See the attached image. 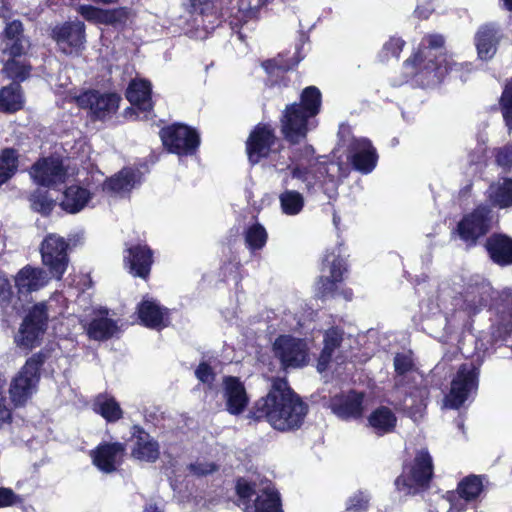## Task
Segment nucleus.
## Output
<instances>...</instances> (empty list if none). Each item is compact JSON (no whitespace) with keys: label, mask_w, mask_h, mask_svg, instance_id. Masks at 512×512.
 Here are the masks:
<instances>
[{"label":"nucleus","mask_w":512,"mask_h":512,"mask_svg":"<svg viewBox=\"0 0 512 512\" xmlns=\"http://www.w3.org/2000/svg\"><path fill=\"white\" fill-rule=\"evenodd\" d=\"M445 39L441 34H427L423 37L417 51L404 61V66L411 68L410 74L422 88L440 85L450 73L466 81L473 71L469 62L457 63L444 50Z\"/></svg>","instance_id":"f257e3e1"},{"label":"nucleus","mask_w":512,"mask_h":512,"mask_svg":"<svg viewBox=\"0 0 512 512\" xmlns=\"http://www.w3.org/2000/svg\"><path fill=\"white\" fill-rule=\"evenodd\" d=\"M308 413V405L290 387L287 379L276 377L268 393L256 400L247 417L255 422L266 421L280 432L299 429Z\"/></svg>","instance_id":"f03ea898"},{"label":"nucleus","mask_w":512,"mask_h":512,"mask_svg":"<svg viewBox=\"0 0 512 512\" xmlns=\"http://www.w3.org/2000/svg\"><path fill=\"white\" fill-rule=\"evenodd\" d=\"M322 109V93L317 86L305 87L299 101L287 104L279 116L282 139L290 146L305 143L308 134L317 128Z\"/></svg>","instance_id":"7ed1b4c3"},{"label":"nucleus","mask_w":512,"mask_h":512,"mask_svg":"<svg viewBox=\"0 0 512 512\" xmlns=\"http://www.w3.org/2000/svg\"><path fill=\"white\" fill-rule=\"evenodd\" d=\"M433 476L432 456L427 449H420L411 461L403 463L401 474L394 481L395 489L406 496L417 495L430 487Z\"/></svg>","instance_id":"20e7f679"},{"label":"nucleus","mask_w":512,"mask_h":512,"mask_svg":"<svg viewBox=\"0 0 512 512\" xmlns=\"http://www.w3.org/2000/svg\"><path fill=\"white\" fill-rule=\"evenodd\" d=\"M51 350L43 348L27 358L24 365L13 377L9 394L15 407L24 406L37 390L41 370L45 362L51 357Z\"/></svg>","instance_id":"39448f33"},{"label":"nucleus","mask_w":512,"mask_h":512,"mask_svg":"<svg viewBox=\"0 0 512 512\" xmlns=\"http://www.w3.org/2000/svg\"><path fill=\"white\" fill-rule=\"evenodd\" d=\"M49 310L45 302L33 304L19 325L14 336V343L26 353L41 345L48 329Z\"/></svg>","instance_id":"423d86ee"},{"label":"nucleus","mask_w":512,"mask_h":512,"mask_svg":"<svg viewBox=\"0 0 512 512\" xmlns=\"http://www.w3.org/2000/svg\"><path fill=\"white\" fill-rule=\"evenodd\" d=\"M495 217L490 205L480 203L462 216L456 225L455 233L467 248L475 247L479 240L493 229Z\"/></svg>","instance_id":"0eeeda50"},{"label":"nucleus","mask_w":512,"mask_h":512,"mask_svg":"<svg viewBox=\"0 0 512 512\" xmlns=\"http://www.w3.org/2000/svg\"><path fill=\"white\" fill-rule=\"evenodd\" d=\"M283 148L282 139L277 136L275 128L270 123L256 124L245 141L247 159L252 166L270 159Z\"/></svg>","instance_id":"6e6552de"},{"label":"nucleus","mask_w":512,"mask_h":512,"mask_svg":"<svg viewBox=\"0 0 512 512\" xmlns=\"http://www.w3.org/2000/svg\"><path fill=\"white\" fill-rule=\"evenodd\" d=\"M163 148L178 157L194 156L198 153L201 138L196 128L181 122H174L159 130Z\"/></svg>","instance_id":"1a4fd4ad"},{"label":"nucleus","mask_w":512,"mask_h":512,"mask_svg":"<svg viewBox=\"0 0 512 512\" xmlns=\"http://www.w3.org/2000/svg\"><path fill=\"white\" fill-rule=\"evenodd\" d=\"M481 362L462 363L451 381L449 393L445 396V406L450 409H460L469 395L476 392L479 386Z\"/></svg>","instance_id":"9d476101"},{"label":"nucleus","mask_w":512,"mask_h":512,"mask_svg":"<svg viewBox=\"0 0 512 512\" xmlns=\"http://www.w3.org/2000/svg\"><path fill=\"white\" fill-rule=\"evenodd\" d=\"M49 35L56 43L58 50L66 56L79 57L85 50L86 25L81 20H69L56 24L51 28Z\"/></svg>","instance_id":"9b49d317"},{"label":"nucleus","mask_w":512,"mask_h":512,"mask_svg":"<svg viewBox=\"0 0 512 512\" xmlns=\"http://www.w3.org/2000/svg\"><path fill=\"white\" fill-rule=\"evenodd\" d=\"M75 102L79 108L89 110L92 120L104 121L117 113L121 96L116 92L88 89L76 96Z\"/></svg>","instance_id":"f8f14e48"},{"label":"nucleus","mask_w":512,"mask_h":512,"mask_svg":"<svg viewBox=\"0 0 512 512\" xmlns=\"http://www.w3.org/2000/svg\"><path fill=\"white\" fill-rule=\"evenodd\" d=\"M69 243L61 236L47 234L40 245L42 264L52 277L61 280L69 264Z\"/></svg>","instance_id":"ddd939ff"},{"label":"nucleus","mask_w":512,"mask_h":512,"mask_svg":"<svg viewBox=\"0 0 512 512\" xmlns=\"http://www.w3.org/2000/svg\"><path fill=\"white\" fill-rule=\"evenodd\" d=\"M322 274L317 280V295L321 299L334 297L338 285L343 282L344 274L348 271L346 261L334 251H326L320 268Z\"/></svg>","instance_id":"4468645a"},{"label":"nucleus","mask_w":512,"mask_h":512,"mask_svg":"<svg viewBox=\"0 0 512 512\" xmlns=\"http://www.w3.org/2000/svg\"><path fill=\"white\" fill-rule=\"evenodd\" d=\"M273 350L285 370L303 367L309 361L306 342L291 335L279 336L273 344Z\"/></svg>","instance_id":"2eb2a0df"},{"label":"nucleus","mask_w":512,"mask_h":512,"mask_svg":"<svg viewBox=\"0 0 512 512\" xmlns=\"http://www.w3.org/2000/svg\"><path fill=\"white\" fill-rule=\"evenodd\" d=\"M346 158L353 170L362 175L370 174L377 166L379 155L371 140L353 139L348 146Z\"/></svg>","instance_id":"dca6fc26"},{"label":"nucleus","mask_w":512,"mask_h":512,"mask_svg":"<svg viewBox=\"0 0 512 512\" xmlns=\"http://www.w3.org/2000/svg\"><path fill=\"white\" fill-rule=\"evenodd\" d=\"M300 53L301 48L299 47L291 58H286L284 54L280 53L276 57L264 60L261 63L262 68L265 70L268 76L269 86H289L291 79L287 73L288 71L294 69L302 60Z\"/></svg>","instance_id":"f3484780"},{"label":"nucleus","mask_w":512,"mask_h":512,"mask_svg":"<svg viewBox=\"0 0 512 512\" xmlns=\"http://www.w3.org/2000/svg\"><path fill=\"white\" fill-rule=\"evenodd\" d=\"M126 443L101 442L91 451L92 463L101 472L112 473L123 463Z\"/></svg>","instance_id":"a211bd4d"},{"label":"nucleus","mask_w":512,"mask_h":512,"mask_svg":"<svg viewBox=\"0 0 512 512\" xmlns=\"http://www.w3.org/2000/svg\"><path fill=\"white\" fill-rule=\"evenodd\" d=\"M131 457L147 463H154L160 457V444L141 425L134 424L130 427Z\"/></svg>","instance_id":"6ab92c4d"},{"label":"nucleus","mask_w":512,"mask_h":512,"mask_svg":"<svg viewBox=\"0 0 512 512\" xmlns=\"http://www.w3.org/2000/svg\"><path fill=\"white\" fill-rule=\"evenodd\" d=\"M153 255V250L147 244L132 245L126 249L124 266L133 277L147 280L154 262Z\"/></svg>","instance_id":"aec40b11"},{"label":"nucleus","mask_w":512,"mask_h":512,"mask_svg":"<svg viewBox=\"0 0 512 512\" xmlns=\"http://www.w3.org/2000/svg\"><path fill=\"white\" fill-rule=\"evenodd\" d=\"M30 173L37 184L50 187L58 182L64 181L66 168L61 159L44 157L40 158L32 165Z\"/></svg>","instance_id":"412c9836"},{"label":"nucleus","mask_w":512,"mask_h":512,"mask_svg":"<svg viewBox=\"0 0 512 512\" xmlns=\"http://www.w3.org/2000/svg\"><path fill=\"white\" fill-rule=\"evenodd\" d=\"M363 403L364 393L351 389L345 394H337L332 397L330 407L340 419H359L363 416Z\"/></svg>","instance_id":"4be33fe9"},{"label":"nucleus","mask_w":512,"mask_h":512,"mask_svg":"<svg viewBox=\"0 0 512 512\" xmlns=\"http://www.w3.org/2000/svg\"><path fill=\"white\" fill-rule=\"evenodd\" d=\"M502 37V31L495 23L481 25L475 34V46L479 59L483 61L492 59Z\"/></svg>","instance_id":"5701e85b"},{"label":"nucleus","mask_w":512,"mask_h":512,"mask_svg":"<svg viewBox=\"0 0 512 512\" xmlns=\"http://www.w3.org/2000/svg\"><path fill=\"white\" fill-rule=\"evenodd\" d=\"M140 323L150 329L161 330L170 325V311L155 300H142L137 305Z\"/></svg>","instance_id":"b1692460"},{"label":"nucleus","mask_w":512,"mask_h":512,"mask_svg":"<svg viewBox=\"0 0 512 512\" xmlns=\"http://www.w3.org/2000/svg\"><path fill=\"white\" fill-rule=\"evenodd\" d=\"M226 410L231 415H240L249 404L244 384L236 376H225L223 379Z\"/></svg>","instance_id":"393cba45"},{"label":"nucleus","mask_w":512,"mask_h":512,"mask_svg":"<svg viewBox=\"0 0 512 512\" xmlns=\"http://www.w3.org/2000/svg\"><path fill=\"white\" fill-rule=\"evenodd\" d=\"M125 97L139 111L146 113L153 111L152 84L148 79H132L125 91Z\"/></svg>","instance_id":"a878e982"},{"label":"nucleus","mask_w":512,"mask_h":512,"mask_svg":"<svg viewBox=\"0 0 512 512\" xmlns=\"http://www.w3.org/2000/svg\"><path fill=\"white\" fill-rule=\"evenodd\" d=\"M484 246L493 263L501 267L512 265L511 237L502 233H494L487 238Z\"/></svg>","instance_id":"bb28decb"},{"label":"nucleus","mask_w":512,"mask_h":512,"mask_svg":"<svg viewBox=\"0 0 512 512\" xmlns=\"http://www.w3.org/2000/svg\"><path fill=\"white\" fill-rule=\"evenodd\" d=\"M14 281L18 293L27 294L44 287L47 275L44 269L27 264L17 272Z\"/></svg>","instance_id":"cd10ccee"},{"label":"nucleus","mask_w":512,"mask_h":512,"mask_svg":"<svg viewBox=\"0 0 512 512\" xmlns=\"http://www.w3.org/2000/svg\"><path fill=\"white\" fill-rule=\"evenodd\" d=\"M136 177V170L130 167H124L104 180L102 191L112 196L129 194L135 187Z\"/></svg>","instance_id":"c85d7f7f"},{"label":"nucleus","mask_w":512,"mask_h":512,"mask_svg":"<svg viewBox=\"0 0 512 512\" xmlns=\"http://www.w3.org/2000/svg\"><path fill=\"white\" fill-rule=\"evenodd\" d=\"M512 335V292H504L502 295L501 309L498 320L491 327V338L494 343L504 342Z\"/></svg>","instance_id":"c756f323"},{"label":"nucleus","mask_w":512,"mask_h":512,"mask_svg":"<svg viewBox=\"0 0 512 512\" xmlns=\"http://www.w3.org/2000/svg\"><path fill=\"white\" fill-rule=\"evenodd\" d=\"M367 425L377 436H384L395 431L397 417L391 408L381 405L371 411Z\"/></svg>","instance_id":"7c9ffc66"},{"label":"nucleus","mask_w":512,"mask_h":512,"mask_svg":"<svg viewBox=\"0 0 512 512\" xmlns=\"http://www.w3.org/2000/svg\"><path fill=\"white\" fill-rule=\"evenodd\" d=\"M487 201L491 208L508 209L512 207V178L492 183L487 190Z\"/></svg>","instance_id":"2f4dec72"},{"label":"nucleus","mask_w":512,"mask_h":512,"mask_svg":"<svg viewBox=\"0 0 512 512\" xmlns=\"http://www.w3.org/2000/svg\"><path fill=\"white\" fill-rule=\"evenodd\" d=\"M342 163L330 160L327 156H319L312 166V177L320 183H332L336 178L345 177Z\"/></svg>","instance_id":"473e14b6"},{"label":"nucleus","mask_w":512,"mask_h":512,"mask_svg":"<svg viewBox=\"0 0 512 512\" xmlns=\"http://www.w3.org/2000/svg\"><path fill=\"white\" fill-rule=\"evenodd\" d=\"M90 191L79 185H70L64 191V199L60 203L63 210L75 214L80 212L90 201Z\"/></svg>","instance_id":"72a5a7b5"},{"label":"nucleus","mask_w":512,"mask_h":512,"mask_svg":"<svg viewBox=\"0 0 512 512\" xmlns=\"http://www.w3.org/2000/svg\"><path fill=\"white\" fill-rule=\"evenodd\" d=\"M254 512H284L279 491L273 485L262 488L253 501Z\"/></svg>","instance_id":"f704fd0d"},{"label":"nucleus","mask_w":512,"mask_h":512,"mask_svg":"<svg viewBox=\"0 0 512 512\" xmlns=\"http://www.w3.org/2000/svg\"><path fill=\"white\" fill-rule=\"evenodd\" d=\"M24 107V98L21 85L10 83L0 89V111L13 114Z\"/></svg>","instance_id":"c9c22d12"},{"label":"nucleus","mask_w":512,"mask_h":512,"mask_svg":"<svg viewBox=\"0 0 512 512\" xmlns=\"http://www.w3.org/2000/svg\"><path fill=\"white\" fill-rule=\"evenodd\" d=\"M117 322L106 316L93 318L87 325L86 333L89 339L106 341L118 332Z\"/></svg>","instance_id":"e433bc0d"},{"label":"nucleus","mask_w":512,"mask_h":512,"mask_svg":"<svg viewBox=\"0 0 512 512\" xmlns=\"http://www.w3.org/2000/svg\"><path fill=\"white\" fill-rule=\"evenodd\" d=\"M20 153L14 147L0 150V187L12 179L18 172Z\"/></svg>","instance_id":"4c0bfd02"},{"label":"nucleus","mask_w":512,"mask_h":512,"mask_svg":"<svg viewBox=\"0 0 512 512\" xmlns=\"http://www.w3.org/2000/svg\"><path fill=\"white\" fill-rule=\"evenodd\" d=\"M344 330L339 326H332L324 333L323 348L320 353V359L328 363L336 349L340 348L344 340Z\"/></svg>","instance_id":"58836bf2"},{"label":"nucleus","mask_w":512,"mask_h":512,"mask_svg":"<svg viewBox=\"0 0 512 512\" xmlns=\"http://www.w3.org/2000/svg\"><path fill=\"white\" fill-rule=\"evenodd\" d=\"M93 409L109 423H115L123 417V410L113 397H97Z\"/></svg>","instance_id":"ea45409f"},{"label":"nucleus","mask_w":512,"mask_h":512,"mask_svg":"<svg viewBox=\"0 0 512 512\" xmlns=\"http://www.w3.org/2000/svg\"><path fill=\"white\" fill-rule=\"evenodd\" d=\"M28 200L31 209L44 217L50 216L56 206V200L48 190L36 189L30 194Z\"/></svg>","instance_id":"a19ab883"},{"label":"nucleus","mask_w":512,"mask_h":512,"mask_svg":"<svg viewBox=\"0 0 512 512\" xmlns=\"http://www.w3.org/2000/svg\"><path fill=\"white\" fill-rule=\"evenodd\" d=\"M244 240L249 251L254 253L265 247L268 241V233L262 224L256 222L247 227L244 232Z\"/></svg>","instance_id":"79ce46f5"},{"label":"nucleus","mask_w":512,"mask_h":512,"mask_svg":"<svg viewBox=\"0 0 512 512\" xmlns=\"http://www.w3.org/2000/svg\"><path fill=\"white\" fill-rule=\"evenodd\" d=\"M456 490L466 500L474 501L483 491L482 477L475 474L468 475L459 481Z\"/></svg>","instance_id":"37998d69"},{"label":"nucleus","mask_w":512,"mask_h":512,"mask_svg":"<svg viewBox=\"0 0 512 512\" xmlns=\"http://www.w3.org/2000/svg\"><path fill=\"white\" fill-rule=\"evenodd\" d=\"M4 72L6 76L12 80V83H18L27 80L32 71V66L29 63L21 62L16 58L10 57L4 64Z\"/></svg>","instance_id":"c03bdc74"},{"label":"nucleus","mask_w":512,"mask_h":512,"mask_svg":"<svg viewBox=\"0 0 512 512\" xmlns=\"http://www.w3.org/2000/svg\"><path fill=\"white\" fill-rule=\"evenodd\" d=\"M19 297H16L12 284L7 275L0 271V308L7 312L18 310Z\"/></svg>","instance_id":"a18cd8bd"},{"label":"nucleus","mask_w":512,"mask_h":512,"mask_svg":"<svg viewBox=\"0 0 512 512\" xmlns=\"http://www.w3.org/2000/svg\"><path fill=\"white\" fill-rule=\"evenodd\" d=\"M131 15V8L126 6L104 9L102 25L124 28L130 20Z\"/></svg>","instance_id":"49530a36"},{"label":"nucleus","mask_w":512,"mask_h":512,"mask_svg":"<svg viewBox=\"0 0 512 512\" xmlns=\"http://www.w3.org/2000/svg\"><path fill=\"white\" fill-rule=\"evenodd\" d=\"M281 209L286 215H297L304 207L303 195L295 190H285L279 196Z\"/></svg>","instance_id":"de8ad7c7"},{"label":"nucleus","mask_w":512,"mask_h":512,"mask_svg":"<svg viewBox=\"0 0 512 512\" xmlns=\"http://www.w3.org/2000/svg\"><path fill=\"white\" fill-rule=\"evenodd\" d=\"M394 371L398 379L395 382L397 388L405 385V376L415 368L414 361L410 355L397 353L393 360Z\"/></svg>","instance_id":"09e8293b"},{"label":"nucleus","mask_w":512,"mask_h":512,"mask_svg":"<svg viewBox=\"0 0 512 512\" xmlns=\"http://www.w3.org/2000/svg\"><path fill=\"white\" fill-rule=\"evenodd\" d=\"M502 116L508 130H512V79L505 85L499 101Z\"/></svg>","instance_id":"8fccbe9b"},{"label":"nucleus","mask_w":512,"mask_h":512,"mask_svg":"<svg viewBox=\"0 0 512 512\" xmlns=\"http://www.w3.org/2000/svg\"><path fill=\"white\" fill-rule=\"evenodd\" d=\"M235 493L239 500L248 506L253 495L256 493V482L249 481L245 477L236 478Z\"/></svg>","instance_id":"3c124183"},{"label":"nucleus","mask_w":512,"mask_h":512,"mask_svg":"<svg viewBox=\"0 0 512 512\" xmlns=\"http://www.w3.org/2000/svg\"><path fill=\"white\" fill-rule=\"evenodd\" d=\"M293 155L295 162L303 165L314 166L319 159V156L315 155V149L311 144H305L296 149Z\"/></svg>","instance_id":"603ef678"},{"label":"nucleus","mask_w":512,"mask_h":512,"mask_svg":"<svg viewBox=\"0 0 512 512\" xmlns=\"http://www.w3.org/2000/svg\"><path fill=\"white\" fill-rule=\"evenodd\" d=\"M77 12L86 21L93 24L102 25L104 8L96 7L90 4H82L77 8Z\"/></svg>","instance_id":"864d4df0"},{"label":"nucleus","mask_w":512,"mask_h":512,"mask_svg":"<svg viewBox=\"0 0 512 512\" xmlns=\"http://www.w3.org/2000/svg\"><path fill=\"white\" fill-rule=\"evenodd\" d=\"M450 504L447 512H464L468 508L470 500H466L457 490L447 491L443 496Z\"/></svg>","instance_id":"5fc2aeb1"},{"label":"nucleus","mask_w":512,"mask_h":512,"mask_svg":"<svg viewBox=\"0 0 512 512\" xmlns=\"http://www.w3.org/2000/svg\"><path fill=\"white\" fill-rule=\"evenodd\" d=\"M195 377L201 382L202 384H206L208 387H212L215 379H216V373L212 366L206 362L202 361L199 363L197 368L195 369Z\"/></svg>","instance_id":"6e6d98bb"},{"label":"nucleus","mask_w":512,"mask_h":512,"mask_svg":"<svg viewBox=\"0 0 512 512\" xmlns=\"http://www.w3.org/2000/svg\"><path fill=\"white\" fill-rule=\"evenodd\" d=\"M6 380L0 374V427L12 422V409L9 407L7 397L4 392Z\"/></svg>","instance_id":"4d7b16f0"},{"label":"nucleus","mask_w":512,"mask_h":512,"mask_svg":"<svg viewBox=\"0 0 512 512\" xmlns=\"http://www.w3.org/2000/svg\"><path fill=\"white\" fill-rule=\"evenodd\" d=\"M4 48L3 53L9 55L12 58L21 57L25 53L24 48V37H18L13 39H3Z\"/></svg>","instance_id":"13d9d810"},{"label":"nucleus","mask_w":512,"mask_h":512,"mask_svg":"<svg viewBox=\"0 0 512 512\" xmlns=\"http://www.w3.org/2000/svg\"><path fill=\"white\" fill-rule=\"evenodd\" d=\"M219 466L214 462H195L188 466V470L197 477L206 476L218 471Z\"/></svg>","instance_id":"bf43d9fd"},{"label":"nucleus","mask_w":512,"mask_h":512,"mask_svg":"<svg viewBox=\"0 0 512 512\" xmlns=\"http://www.w3.org/2000/svg\"><path fill=\"white\" fill-rule=\"evenodd\" d=\"M2 35L3 39L24 37L23 23L18 19L8 22L3 30Z\"/></svg>","instance_id":"052dcab7"},{"label":"nucleus","mask_w":512,"mask_h":512,"mask_svg":"<svg viewBox=\"0 0 512 512\" xmlns=\"http://www.w3.org/2000/svg\"><path fill=\"white\" fill-rule=\"evenodd\" d=\"M368 506V500L362 493H358L349 498L346 510L349 512H365Z\"/></svg>","instance_id":"680f3d73"},{"label":"nucleus","mask_w":512,"mask_h":512,"mask_svg":"<svg viewBox=\"0 0 512 512\" xmlns=\"http://www.w3.org/2000/svg\"><path fill=\"white\" fill-rule=\"evenodd\" d=\"M497 165L503 168L512 167V147L504 146L499 148L495 154Z\"/></svg>","instance_id":"e2e57ef3"},{"label":"nucleus","mask_w":512,"mask_h":512,"mask_svg":"<svg viewBox=\"0 0 512 512\" xmlns=\"http://www.w3.org/2000/svg\"><path fill=\"white\" fill-rule=\"evenodd\" d=\"M405 46V41L398 37H391L385 44L384 50L387 54L399 58L400 53L402 52Z\"/></svg>","instance_id":"0e129e2a"},{"label":"nucleus","mask_w":512,"mask_h":512,"mask_svg":"<svg viewBox=\"0 0 512 512\" xmlns=\"http://www.w3.org/2000/svg\"><path fill=\"white\" fill-rule=\"evenodd\" d=\"M17 501L18 495L11 488L0 487V508L13 506Z\"/></svg>","instance_id":"69168bd1"},{"label":"nucleus","mask_w":512,"mask_h":512,"mask_svg":"<svg viewBox=\"0 0 512 512\" xmlns=\"http://www.w3.org/2000/svg\"><path fill=\"white\" fill-rule=\"evenodd\" d=\"M339 145L346 146V152H348V146L353 139H357L352 134V129L348 124L342 123L338 130Z\"/></svg>","instance_id":"338daca9"},{"label":"nucleus","mask_w":512,"mask_h":512,"mask_svg":"<svg viewBox=\"0 0 512 512\" xmlns=\"http://www.w3.org/2000/svg\"><path fill=\"white\" fill-rule=\"evenodd\" d=\"M291 175L293 178L307 181L309 176H312V166L311 165H303L295 162L294 167L291 170Z\"/></svg>","instance_id":"774afa93"}]
</instances>
